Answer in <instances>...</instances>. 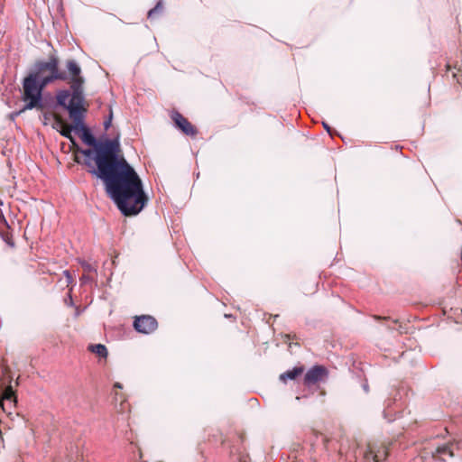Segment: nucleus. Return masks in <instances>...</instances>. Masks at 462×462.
<instances>
[{
	"mask_svg": "<svg viewBox=\"0 0 462 462\" xmlns=\"http://www.w3.org/2000/svg\"><path fill=\"white\" fill-rule=\"evenodd\" d=\"M66 67L70 74L69 84L73 92L59 91L56 96L57 103L68 110L74 123V130L81 132L82 141L94 148L93 159L97 171L93 170L92 173L103 180L107 194L123 215L135 216L148 202L142 180L125 159L117 140L106 139L98 142L85 126L86 108L82 95L84 79L81 69L73 60H68Z\"/></svg>",
	"mask_w": 462,
	"mask_h": 462,
	"instance_id": "1",
	"label": "nucleus"
},
{
	"mask_svg": "<svg viewBox=\"0 0 462 462\" xmlns=\"http://www.w3.org/2000/svg\"><path fill=\"white\" fill-rule=\"evenodd\" d=\"M69 71L67 74L60 70L56 57H51L47 61L36 62L33 70L23 81L22 100L25 104L23 110L42 109L43 88L55 80H66L69 83Z\"/></svg>",
	"mask_w": 462,
	"mask_h": 462,
	"instance_id": "2",
	"label": "nucleus"
},
{
	"mask_svg": "<svg viewBox=\"0 0 462 462\" xmlns=\"http://www.w3.org/2000/svg\"><path fill=\"white\" fill-rule=\"evenodd\" d=\"M134 327L138 332L149 334L156 329L157 321L152 316L144 315L135 319Z\"/></svg>",
	"mask_w": 462,
	"mask_h": 462,
	"instance_id": "3",
	"label": "nucleus"
},
{
	"mask_svg": "<svg viewBox=\"0 0 462 462\" xmlns=\"http://www.w3.org/2000/svg\"><path fill=\"white\" fill-rule=\"evenodd\" d=\"M0 406L5 412L11 415L16 406V397L12 386L5 388L0 400Z\"/></svg>",
	"mask_w": 462,
	"mask_h": 462,
	"instance_id": "4",
	"label": "nucleus"
},
{
	"mask_svg": "<svg viewBox=\"0 0 462 462\" xmlns=\"http://www.w3.org/2000/svg\"><path fill=\"white\" fill-rule=\"evenodd\" d=\"M171 118L175 125L179 129H180L185 134L193 136L197 134L195 127L180 113H172Z\"/></svg>",
	"mask_w": 462,
	"mask_h": 462,
	"instance_id": "5",
	"label": "nucleus"
},
{
	"mask_svg": "<svg viewBox=\"0 0 462 462\" xmlns=\"http://www.w3.org/2000/svg\"><path fill=\"white\" fill-rule=\"evenodd\" d=\"M326 373V369L322 366H314L310 369L304 377V382L306 384H312L319 381H320L323 375Z\"/></svg>",
	"mask_w": 462,
	"mask_h": 462,
	"instance_id": "6",
	"label": "nucleus"
},
{
	"mask_svg": "<svg viewBox=\"0 0 462 462\" xmlns=\"http://www.w3.org/2000/svg\"><path fill=\"white\" fill-rule=\"evenodd\" d=\"M302 373H303V368L302 367H294L293 369L289 370V371L282 374L280 375V380L282 381L283 383H286L288 379L289 380H293L297 376L301 374Z\"/></svg>",
	"mask_w": 462,
	"mask_h": 462,
	"instance_id": "7",
	"label": "nucleus"
},
{
	"mask_svg": "<svg viewBox=\"0 0 462 462\" xmlns=\"http://www.w3.org/2000/svg\"><path fill=\"white\" fill-rule=\"evenodd\" d=\"M58 123L60 125V129L59 131L60 134L72 141L71 131L74 129V125L72 126L69 125L64 123L63 120H58Z\"/></svg>",
	"mask_w": 462,
	"mask_h": 462,
	"instance_id": "8",
	"label": "nucleus"
},
{
	"mask_svg": "<svg viewBox=\"0 0 462 462\" xmlns=\"http://www.w3.org/2000/svg\"><path fill=\"white\" fill-rule=\"evenodd\" d=\"M88 348L91 352L97 354L100 357L106 358L107 356V349L102 344L91 345Z\"/></svg>",
	"mask_w": 462,
	"mask_h": 462,
	"instance_id": "9",
	"label": "nucleus"
},
{
	"mask_svg": "<svg viewBox=\"0 0 462 462\" xmlns=\"http://www.w3.org/2000/svg\"><path fill=\"white\" fill-rule=\"evenodd\" d=\"M451 446L452 445H443L441 447H439L437 449H436V454L438 457H442V456H448V457H453V450L451 449Z\"/></svg>",
	"mask_w": 462,
	"mask_h": 462,
	"instance_id": "10",
	"label": "nucleus"
},
{
	"mask_svg": "<svg viewBox=\"0 0 462 462\" xmlns=\"http://www.w3.org/2000/svg\"><path fill=\"white\" fill-rule=\"evenodd\" d=\"M162 2H159L154 8L151 9L148 12V18H152L155 14H158L162 11Z\"/></svg>",
	"mask_w": 462,
	"mask_h": 462,
	"instance_id": "11",
	"label": "nucleus"
},
{
	"mask_svg": "<svg viewBox=\"0 0 462 462\" xmlns=\"http://www.w3.org/2000/svg\"><path fill=\"white\" fill-rule=\"evenodd\" d=\"M80 152L88 157V158H92V156L94 155L95 156V151L94 149L91 150V149H85V150H80Z\"/></svg>",
	"mask_w": 462,
	"mask_h": 462,
	"instance_id": "12",
	"label": "nucleus"
},
{
	"mask_svg": "<svg viewBox=\"0 0 462 462\" xmlns=\"http://www.w3.org/2000/svg\"><path fill=\"white\" fill-rule=\"evenodd\" d=\"M385 457H386V452L385 451H383V454L378 452V453L374 454V462H380Z\"/></svg>",
	"mask_w": 462,
	"mask_h": 462,
	"instance_id": "13",
	"label": "nucleus"
},
{
	"mask_svg": "<svg viewBox=\"0 0 462 462\" xmlns=\"http://www.w3.org/2000/svg\"><path fill=\"white\" fill-rule=\"evenodd\" d=\"M50 74V70L49 69H46V70H43V72H42L41 74V77L38 78V82L42 83V79L43 76H49Z\"/></svg>",
	"mask_w": 462,
	"mask_h": 462,
	"instance_id": "14",
	"label": "nucleus"
},
{
	"mask_svg": "<svg viewBox=\"0 0 462 462\" xmlns=\"http://www.w3.org/2000/svg\"><path fill=\"white\" fill-rule=\"evenodd\" d=\"M58 120H62L61 118L60 117H56L55 118V123H54V125L53 127L56 128L58 131H60V125L58 123Z\"/></svg>",
	"mask_w": 462,
	"mask_h": 462,
	"instance_id": "15",
	"label": "nucleus"
},
{
	"mask_svg": "<svg viewBox=\"0 0 462 462\" xmlns=\"http://www.w3.org/2000/svg\"><path fill=\"white\" fill-rule=\"evenodd\" d=\"M83 267H84L85 271H88V272H90L92 270L91 265L88 263L83 264Z\"/></svg>",
	"mask_w": 462,
	"mask_h": 462,
	"instance_id": "16",
	"label": "nucleus"
},
{
	"mask_svg": "<svg viewBox=\"0 0 462 462\" xmlns=\"http://www.w3.org/2000/svg\"><path fill=\"white\" fill-rule=\"evenodd\" d=\"M111 125V117L104 123L105 128L107 129Z\"/></svg>",
	"mask_w": 462,
	"mask_h": 462,
	"instance_id": "17",
	"label": "nucleus"
},
{
	"mask_svg": "<svg viewBox=\"0 0 462 462\" xmlns=\"http://www.w3.org/2000/svg\"><path fill=\"white\" fill-rule=\"evenodd\" d=\"M323 125H324V127L327 129V131H328V132H329V127H328V125L327 124H325V123H323Z\"/></svg>",
	"mask_w": 462,
	"mask_h": 462,
	"instance_id": "18",
	"label": "nucleus"
},
{
	"mask_svg": "<svg viewBox=\"0 0 462 462\" xmlns=\"http://www.w3.org/2000/svg\"><path fill=\"white\" fill-rule=\"evenodd\" d=\"M0 220H5V217L2 212H0Z\"/></svg>",
	"mask_w": 462,
	"mask_h": 462,
	"instance_id": "19",
	"label": "nucleus"
},
{
	"mask_svg": "<svg viewBox=\"0 0 462 462\" xmlns=\"http://www.w3.org/2000/svg\"><path fill=\"white\" fill-rule=\"evenodd\" d=\"M115 386H116V387H118V388H121V387H122V386H121V384H120L119 383H116L115 384Z\"/></svg>",
	"mask_w": 462,
	"mask_h": 462,
	"instance_id": "20",
	"label": "nucleus"
},
{
	"mask_svg": "<svg viewBox=\"0 0 462 462\" xmlns=\"http://www.w3.org/2000/svg\"><path fill=\"white\" fill-rule=\"evenodd\" d=\"M0 205H3V202L0 201Z\"/></svg>",
	"mask_w": 462,
	"mask_h": 462,
	"instance_id": "21",
	"label": "nucleus"
}]
</instances>
